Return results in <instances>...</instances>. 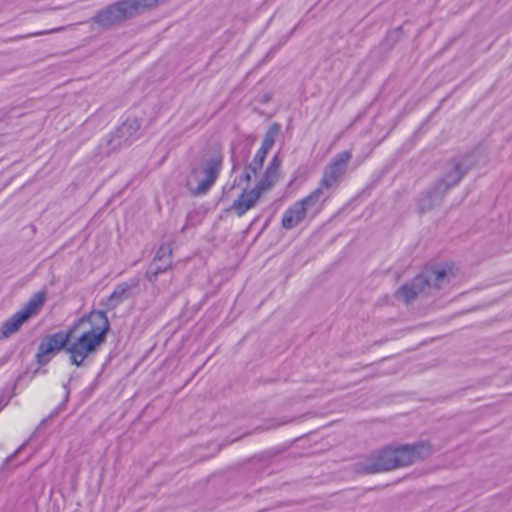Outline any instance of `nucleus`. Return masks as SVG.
Masks as SVG:
<instances>
[{"label": "nucleus", "instance_id": "a878e982", "mask_svg": "<svg viewBox=\"0 0 512 512\" xmlns=\"http://www.w3.org/2000/svg\"><path fill=\"white\" fill-rule=\"evenodd\" d=\"M256 141V136L248 135L245 139V147L241 151L243 162H247L251 155V147Z\"/></svg>", "mask_w": 512, "mask_h": 512}, {"label": "nucleus", "instance_id": "9d476101", "mask_svg": "<svg viewBox=\"0 0 512 512\" xmlns=\"http://www.w3.org/2000/svg\"><path fill=\"white\" fill-rule=\"evenodd\" d=\"M423 274L427 279V286L435 288H441L442 283H445V281L449 283L451 277L456 275L453 263L433 264L432 266L424 267Z\"/></svg>", "mask_w": 512, "mask_h": 512}, {"label": "nucleus", "instance_id": "1a4fd4ad", "mask_svg": "<svg viewBox=\"0 0 512 512\" xmlns=\"http://www.w3.org/2000/svg\"><path fill=\"white\" fill-rule=\"evenodd\" d=\"M352 157L351 151L339 152L330 163L325 166L322 173V186L330 189L347 170L348 163Z\"/></svg>", "mask_w": 512, "mask_h": 512}, {"label": "nucleus", "instance_id": "c85d7f7f", "mask_svg": "<svg viewBox=\"0 0 512 512\" xmlns=\"http://www.w3.org/2000/svg\"><path fill=\"white\" fill-rule=\"evenodd\" d=\"M28 443V440L27 441H24V443L20 444V446L11 454L8 455V457L5 458V460L3 461L1 467H0V470L1 468H4L5 465H8L10 463H12V461L14 460V458L16 457V455H18L19 453H21V451L23 450V448H25V446L27 445Z\"/></svg>", "mask_w": 512, "mask_h": 512}, {"label": "nucleus", "instance_id": "20e7f679", "mask_svg": "<svg viewBox=\"0 0 512 512\" xmlns=\"http://www.w3.org/2000/svg\"><path fill=\"white\" fill-rule=\"evenodd\" d=\"M485 155H487V146L484 142H479L465 151H458L450 156L445 162L446 170L440 176L445 195L459 185Z\"/></svg>", "mask_w": 512, "mask_h": 512}, {"label": "nucleus", "instance_id": "e433bc0d", "mask_svg": "<svg viewBox=\"0 0 512 512\" xmlns=\"http://www.w3.org/2000/svg\"><path fill=\"white\" fill-rule=\"evenodd\" d=\"M48 421H49L48 416L43 418L42 421H40V423H39V427H42V425H46Z\"/></svg>", "mask_w": 512, "mask_h": 512}, {"label": "nucleus", "instance_id": "f3484780", "mask_svg": "<svg viewBox=\"0 0 512 512\" xmlns=\"http://www.w3.org/2000/svg\"><path fill=\"white\" fill-rule=\"evenodd\" d=\"M172 264H173V260H171V259H167L163 263V262H160V260H157V257L154 256L145 272V277L147 278V280L154 283V281H156L158 275L165 273V271L169 270V268L172 267Z\"/></svg>", "mask_w": 512, "mask_h": 512}, {"label": "nucleus", "instance_id": "6e6552de", "mask_svg": "<svg viewBox=\"0 0 512 512\" xmlns=\"http://www.w3.org/2000/svg\"><path fill=\"white\" fill-rule=\"evenodd\" d=\"M143 119L137 118V116H127V118L116 127L115 130L110 134L107 139V145L109 150H115L121 144L126 143L137 136L138 131L141 129V123Z\"/></svg>", "mask_w": 512, "mask_h": 512}, {"label": "nucleus", "instance_id": "2eb2a0df", "mask_svg": "<svg viewBox=\"0 0 512 512\" xmlns=\"http://www.w3.org/2000/svg\"><path fill=\"white\" fill-rule=\"evenodd\" d=\"M298 439H295L297 441ZM294 441H291L289 444H284V446L280 447H272L270 450H266L263 453L257 454L256 456L250 459V463L259 464L261 470L268 467L269 464L273 463L275 457L285 453V451L289 450L290 446Z\"/></svg>", "mask_w": 512, "mask_h": 512}, {"label": "nucleus", "instance_id": "c9c22d12", "mask_svg": "<svg viewBox=\"0 0 512 512\" xmlns=\"http://www.w3.org/2000/svg\"><path fill=\"white\" fill-rule=\"evenodd\" d=\"M269 101H271V94L270 93H265L260 98V102L262 104L269 103Z\"/></svg>", "mask_w": 512, "mask_h": 512}, {"label": "nucleus", "instance_id": "b1692460", "mask_svg": "<svg viewBox=\"0 0 512 512\" xmlns=\"http://www.w3.org/2000/svg\"><path fill=\"white\" fill-rule=\"evenodd\" d=\"M156 260H160L163 263L167 258H170L172 260L173 257V248L171 247L170 243H163L161 246L157 249L156 253Z\"/></svg>", "mask_w": 512, "mask_h": 512}, {"label": "nucleus", "instance_id": "39448f33", "mask_svg": "<svg viewBox=\"0 0 512 512\" xmlns=\"http://www.w3.org/2000/svg\"><path fill=\"white\" fill-rule=\"evenodd\" d=\"M281 163L282 161L279 155L272 156L261 179L258 180L255 187L250 191L243 188L240 195H238L236 200L232 202L231 206L227 208V211H234L236 215L242 216L244 213L249 211V209L254 208L257 202H259L262 194L267 191V189H271L277 182Z\"/></svg>", "mask_w": 512, "mask_h": 512}, {"label": "nucleus", "instance_id": "f8f14e48", "mask_svg": "<svg viewBox=\"0 0 512 512\" xmlns=\"http://www.w3.org/2000/svg\"><path fill=\"white\" fill-rule=\"evenodd\" d=\"M140 280L138 277H132L128 282L117 284L110 296L106 299L105 302H102V305L107 308V310H114L120 303H123L124 300L130 299L133 296V290L139 288Z\"/></svg>", "mask_w": 512, "mask_h": 512}, {"label": "nucleus", "instance_id": "4468645a", "mask_svg": "<svg viewBox=\"0 0 512 512\" xmlns=\"http://www.w3.org/2000/svg\"><path fill=\"white\" fill-rule=\"evenodd\" d=\"M305 210L303 207V201L299 200L294 202L292 205H290L282 219H281V226L285 229H291L296 227V225L301 224L302 221L305 219Z\"/></svg>", "mask_w": 512, "mask_h": 512}, {"label": "nucleus", "instance_id": "423d86ee", "mask_svg": "<svg viewBox=\"0 0 512 512\" xmlns=\"http://www.w3.org/2000/svg\"><path fill=\"white\" fill-rule=\"evenodd\" d=\"M201 170L205 174L196 187H192L190 179H186L185 187L191 195H205L211 189L221 172L223 166V151L219 143H208L200 151Z\"/></svg>", "mask_w": 512, "mask_h": 512}, {"label": "nucleus", "instance_id": "a211bd4d", "mask_svg": "<svg viewBox=\"0 0 512 512\" xmlns=\"http://www.w3.org/2000/svg\"><path fill=\"white\" fill-rule=\"evenodd\" d=\"M328 199V195L325 193V187H322V178L320 180L319 186L313 190L310 194L306 195V197L302 198V204L305 210V216H307V209L312 208V206L317 205L318 202H325Z\"/></svg>", "mask_w": 512, "mask_h": 512}, {"label": "nucleus", "instance_id": "bb28decb", "mask_svg": "<svg viewBox=\"0 0 512 512\" xmlns=\"http://www.w3.org/2000/svg\"><path fill=\"white\" fill-rule=\"evenodd\" d=\"M294 419V417L271 418L270 420L266 421V427L263 429L277 428L280 427V425L288 424V422L294 421Z\"/></svg>", "mask_w": 512, "mask_h": 512}, {"label": "nucleus", "instance_id": "473e14b6", "mask_svg": "<svg viewBox=\"0 0 512 512\" xmlns=\"http://www.w3.org/2000/svg\"><path fill=\"white\" fill-rule=\"evenodd\" d=\"M14 354V349H9L6 353L0 357V367L5 365V363L9 362L12 359Z\"/></svg>", "mask_w": 512, "mask_h": 512}, {"label": "nucleus", "instance_id": "5701e85b", "mask_svg": "<svg viewBox=\"0 0 512 512\" xmlns=\"http://www.w3.org/2000/svg\"><path fill=\"white\" fill-rule=\"evenodd\" d=\"M205 214L199 210L189 211L186 215V222L181 231H185L186 228L189 227H197V225L201 224L203 221Z\"/></svg>", "mask_w": 512, "mask_h": 512}, {"label": "nucleus", "instance_id": "72a5a7b5", "mask_svg": "<svg viewBox=\"0 0 512 512\" xmlns=\"http://www.w3.org/2000/svg\"><path fill=\"white\" fill-rule=\"evenodd\" d=\"M231 164H232L231 173L237 172V170L240 166V162L238 161L235 154L231 155Z\"/></svg>", "mask_w": 512, "mask_h": 512}, {"label": "nucleus", "instance_id": "412c9836", "mask_svg": "<svg viewBox=\"0 0 512 512\" xmlns=\"http://www.w3.org/2000/svg\"><path fill=\"white\" fill-rule=\"evenodd\" d=\"M403 35L404 29L401 27V25L399 27L393 28V30L387 32L381 43V46L386 49H392L396 44H398L399 41H401Z\"/></svg>", "mask_w": 512, "mask_h": 512}, {"label": "nucleus", "instance_id": "f257e3e1", "mask_svg": "<svg viewBox=\"0 0 512 512\" xmlns=\"http://www.w3.org/2000/svg\"><path fill=\"white\" fill-rule=\"evenodd\" d=\"M112 326L105 310L92 309L75 319L66 329L41 337L34 361L38 367L29 379L40 372L41 366L50 363L53 357L66 352L71 365L83 366L89 356L95 355L107 342Z\"/></svg>", "mask_w": 512, "mask_h": 512}, {"label": "nucleus", "instance_id": "9b49d317", "mask_svg": "<svg viewBox=\"0 0 512 512\" xmlns=\"http://www.w3.org/2000/svg\"><path fill=\"white\" fill-rule=\"evenodd\" d=\"M428 285V280L425 279L423 270L421 273L416 274L409 282L402 284L397 288L394 297L398 300H403L404 303L409 304L412 303L421 291L424 290Z\"/></svg>", "mask_w": 512, "mask_h": 512}, {"label": "nucleus", "instance_id": "393cba45", "mask_svg": "<svg viewBox=\"0 0 512 512\" xmlns=\"http://www.w3.org/2000/svg\"><path fill=\"white\" fill-rule=\"evenodd\" d=\"M101 374H102V372H99L97 374V376L95 377V379L91 382V384L88 385V387L84 388V390L81 392V396L83 399L91 398L94 391H96V389L99 385V380L101 378Z\"/></svg>", "mask_w": 512, "mask_h": 512}, {"label": "nucleus", "instance_id": "dca6fc26", "mask_svg": "<svg viewBox=\"0 0 512 512\" xmlns=\"http://www.w3.org/2000/svg\"><path fill=\"white\" fill-rule=\"evenodd\" d=\"M23 313L22 310H17L13 315L6 319L0 327V339H7V337L14 335L19 332L21 326H23Z\"/></svg>", "mask_w": 512, "mask_h": 512}, {"label": "nucleus", "instance_id": "aec40b11", "mask_svg": "<svg viewBox=\"0 0 512 512\" xmlns=\"http://www.w3.org/2000/svg\"><path fill=\"white\" fill-rule=\"evenodd\" d=\"M26 376H28V372L25 371V372H22L21 374H19L16 378V380L14 381L12 387H11V392L8 394L9 392V388L6 387V388H3L1 393H0V411H2L3 408H5V406L7 404H9V402L11 401L12 397L15 395V389L18 385L19 382L23 381L24 378H26Z\"/></svg>", "mask_w": 512, "mask_h": 512}, {"label": "nucleus", "instance_id": "7c9ffc66", "mask_svg": "<svg viewBox=\"0 0 512 512\" xmlns=\"http://www.w3.org/2000/svg\"><path fill=\"white\" fill-rule=\"evenodd\" d=\"M247 169H250V170H251V172H252L254 175H257V174H258V172H259V170H261V169H262V166H260V164H259V160H258V158H257V154H256V155H254V157H253L252 161H251L249 164H247Z\"/></svg>", "mask_w": 512, "mask_h": 512}, {"label": "nucleus", "instance_id": "cd10ccee", "mask_svg": "<svg viewBox=\"0 0 512 512\" xmlns=\"http://www.w3.org/2000/svg\"><path fill=\"white\" fill-rule=\"evenodd\" d=\"M188 169L190 171L188 177L189 179H191V177H194L195 179H197L199 173H200V170H201V159H199L198 161H190L188 163ZM190 185H191V180H190Z\"/></svg>", "mask_w": 512, "mask_h": 512}, {"label": "nucleus", "instance_id": "0eeeda50", "mask_svg": "<svg viewBox=\"0 0 512 512\" xmlns=\"http://www.w3.org/2000/svg\"><path fill=\"white\" fill-rule=\"evenodd\" d=\"M444 185L439 176L431 185L421 191L415 199L416 210L419 215L433 211L441 205L445 198Z\"/></svg>", "mask_w": 512, "mask_h": 512}, {"label": "nucleus", "instance_id": "4be33fe9", "mask_svg": "<svg viewBox=\"0 0 512 512\" xmlns=\"http://www.w3.org/2000/svg\"><path fill=\"white\" fill-rule=\"evenodd\" d=\"M251 173H252L251 169H247V164H246L242 174L239 177V180L235 179V181L232 183V185L230 187H227V185H226L223 188V190H222V199L225 198V196H228V193L233 191V189H235L236 186L239 185V183H241V182H245L246 183L245 188H246L247 191H249L248 190V185H249V183H250V181L252 179Z\"/></svg>", "mask_w": 512, "mask_h": 512}, {"label": "nucleus", "instance_id": "f03ea898", "mask_svg": "<svg viewBox=\"0 0 512 512\" xmlns=\"http://www.w3.org/2000/svg\"><path fill=\"white\" fill-rule=\"evenodd\" d=\"M433 453V444L428 440L386 444L380 449L372 450L365 460L355 463L354 472L357 474L382 473V471L394 470V468L425 460Z\"/></svg>", "mask_w": 512, "mask_h": 512}, {"label": "nucleus", "instance_id": "ddd939ff", "mask_svg": "<svg viewBox=\"0 0 512 512\" xmlns=\"http://www.w3.org/2000/svg\"><path fill=\"white\" fill-rule=\"evenodd\" d=\"M48 292L46 289H42L37 293H34L33 296L22 306V318L24 323L30 320L31 317L37 316L39 311L43 309L46 301H47Z\"/></svg>", "mask_w": 512, "mask_h": 512}, {"label": "nucleus", "instance_id": "2f4dec72", "mask_svg": "<svg viewBox=\"0 0 512 512\" xmlns=\"http://www.w3.org/2000/svg\"><path fill=\"white\" fill-rule=\"evenodd\" d=\"M72 379H73V375H70V377L67 379V381L63 384V387H64V389L66 391L65 396H64L63 401H62L63 405L66 404V402H68V400H69V396H70V393H71L70 385H71Z\"/></svg>", "mask_w": 512, "mask_h": 512}, {"label": "nucleus", "instance_id": "f704fd0d", "mask_svg": "<svg viewBox=\"0 0 512 512\" xmlns=\"http://www.w3.org/2000/svg\"><path fill=\"white\" fill-rule=\"evenodd\" d=\"M63 406H64V404L61 403L60 405H58V407L54 408V410L50 413L48 418L52 419V418L56 417V415H58L60 409H62Z\"/></svg>", "mask_w": 512, "mask_h": 512}, {"label": "nucleus", "instance_id": "4c0bfd02", "mask_svg": "<svg viewBox=\"0 0 512 512\" xmlns=\"http://www.w3.org/2000/svg\"><path fill=\"white\" fill-rule=\"evenodd\" d=\"M278 47H272L271 52L275 51Z\"/></svg>", "mask_w": 512, "mask_h": 512}, {"label": "nucleus", "instance_id": "c756f323", "mask_svg": "<svg viewBox=\"0 0 512 512\" xmlns=\"http://www.w3.org/2000/svg\"><path fill=\"white\" fill-rule=\"evenodd\" d=\"M256 155H257V158L259 160L260 166L263 167L264 163H265V161L267 159V155H268V153H267L263 143L260 144V146H259V148H258V150L256 152Z\"/></svg>", "mask_w": 512, "mask_h": 512}, {"label": "nucleus", "instance_id": "7ed1b4c3", "mask_svg": "<svg viewBox=\"0 0 512 512\" xmlns=\"http://www.w3.org/2000/svg\"><path fill=\"white\" fill-rule=\"evenodd\" d=\"M159 5V0H118L111 2L95 13L90 22L96 23L102 29L121 25L149 9Z\"/></svg>", "mask_w": 512, "mask_h": 512}, {"label": "nucleus", "instance_id": "6ab92c4d", "mask_svg": "<svg viewBox=\"0 0 512 512\" xmlns=\"http://www.w3.org/2000/svg\"><path fill=\"white\" fill-rule=\"evenodd\" d=\"M280 130H281V125L278 122H273L268 127V129L262 139V144L267 153H269V151L273 147V145L280 133Z\"/></svg>", "mask_w": 512, "mask_h": 512}, {"label": "nucleus", "instance_id": "ea45409f", "mask_svg": "<svg viewBox=\"0 0 512 512\" xmlns=\"http://www.w3.org/2000/svg\"><path fill=\"white\" fill-rule=\"evenodd\" d=\"M41 33H42V32H41V31H39V32H37V35H41Z\"/></svg>", "mask_w": 512, "mask_h": 512}, {"label": "nucleus", "instance_id": "58836bf2", "mask_svg": "<svg viewBox=\"0 0 512 512\" xmlns=\"http://www.w3.org/2000/svg\"><path fill=\"white\" fill-rule=\"evenodd\" d=\"M159 2H165V0H158V3H159Z\"/></svg>", "mask_w": 512, "mask_h": 512}]
</instances>
